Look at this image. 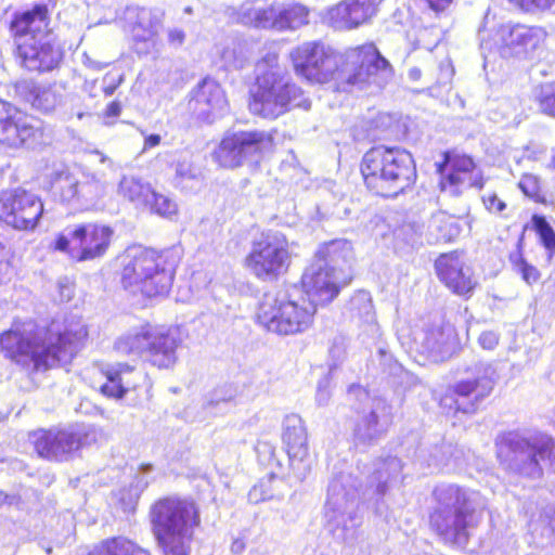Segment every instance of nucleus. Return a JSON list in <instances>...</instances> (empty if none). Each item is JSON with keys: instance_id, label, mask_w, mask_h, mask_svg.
<instances>
[{"instance_id": "1", "label": "nucleus", "mask_w": 555, "mask_h": 555, "mask_svg": "<svg viewBox=\"0 0 555 555\" xmlns=\"http://www.w3.org/2000/svg\"><path fill=\"white\" fill-rule=\"evenodd\" d=\"M289 55L298 76L315 83L334 80L343 90L347 86L382 88L393 74L390 63L373 43L338 53L321 41H307L294 48Z\"/></svg>"}, {"instance_id": "2", "label": "nucleus", "mask_w": 555, "mask_h": 555, "mask_svg": "<svg viewBox=\"0 0 555 555\" xmlns=\"http://www.w3.org/2000/svg\"><path fill=\"white\" fill-rule=\"evenodd\" d=\"M87 336L86 326L79 322L62 327L53 321L48 327H39L30 319H16L0 334V348L24 369L44 372L69 363Z\"/></svg>"}, {"instance_id": "3", "label": "nucleus", "mask_w": 555, "mask_h": 555, "mask_svg": "<svg viewBox=\"0 0 555 555\" xmlns=\"http://www.w3.org/2000/svg\"><path fill=\"white\" fill-rule=\"evenodd\" d=\"M436 506L429 516L430 528L448 545L465 547L470 530L476 527L475 516L486 507L480 492L455 483H442L433 492Z\"/></svg>"}, {"instance_id": "4", "label": "nucleus", "mask_w": 555, "mask_h": 555, "mask_svg": "<svg viewBox=\"0 0 555 555\" xmlns=\"http://www.w3.org/2000/svg\"><path fill=\"white\" fill-rule=\"evenodd\" d=\"M311 101L301 88L289 81L279 64V54L268 51L256 64V85L249 108L264 118H276L294 107L309 109Z\"/></svg>"}, {"instance_id": "5", "label": "nucleus", "mask_w": 555, "mask_h": 555, "mask_svg": "<svg viewBox=\"0 0 555 555\" xmlns=\"http://www.w3.org/2000/svg\"><path fill=\"white\" fill-rule=\"evenodd\" d=\"M351 258V244L346 240L322 245L301 278L308 300L315 306L331 302L350 280Z\"/></svg>"}, {"instance_id": "6", "label": "nucleus", "mask_w": 555, "mask_h": 555, "mask_svg": "<svg viewBox=\"0 0 555 555\" xmlns=\"http://www.w3.org/2000/svg\"><path fill=\"white\" fill-rule=\"evenodd\" d=\"M177 266L178 259L170 251L130 247L124 258L121 284L132 294L165 296L171 288Z\"/></svg>"}, {"instance_id": "7", "label": "nucleus", "mask_w": 555, "mask_h": 555, "mask_svg": "<svg viewBox=\"0 0 555 555\" xmlns=\"http://www.w3.org/2000/svg\"><path fill=\"white\" fill-rule=\"evenodd\" d=\"M361 173L367 189L383 197L397 196L416 179L412 155L403 149L384 145L372 147L364 154Z\"/></svg>"}, {"instance_id": "8", "label": "nucleus", "mask_w": 555, "mask_h": 555, "mask_svg": "<svg viewBox=\"0 0 555 555\" xmlns=\"http://www.w3.org/2000/svg\"><path fill=\"white\" fill-rule=\"evenodd\" d=\"M495 447L503 468L520 476L539 478L555 465V440L543 433L507 431L498 436Z\"/></svg>"}, {"instance_id": "9", "label": "nucleus", "mask_w": 555, "mask_h": 555, "mask_svg": "<svg viewBox=\"0 0 555 555\" xmlns=\"http://www.w3.org/2000/svg\"><path fill=\"white\" fill-rule=\"evenodd\" d=\"M325 529L339 542L353 544L362 525L360 491L350 473L335 474L327 488L324 506Z\"/></svg>"}, {"instance_id": "10", "label": "nucleus", "mask_w": 555, "mask_h": 555, "mask_svg": "<svg viewBox=\"0 0 555 555\" xmlns=\"http://www.w3.org/2000/svg\"><path fill=\"white\" fill-rule=\"evenodd\" d=\"M181 343L178 327L146 324L118 337L114 349L120 356L139 358L157 369L168 370L178 360Z\"/></svg>"}, {"instance_id": "11", "label": "nucleus", "mask_w": 555, "mask_h": 555, "mask_svg": "<svg viewBox=\"0 0 555 555\" xmlns=\"http://www.w3.org/2000/svg\"><path fill=\"white\" fill-rule=\"evenodd\" d=\"M317 306L308 299H292L286 292L268 293L257 310V322L280 336L304 333L312 324Z\"/></svg>"}, {"instance_id": "12", "label": "nucleus", "mask_w": 555, "mask_h": 555, "mask_svg": "<svg viewBox=\"0 0 555 555\" xmlns=\"http://www.w3.org/2000/svg\"><path fill=\"white\" fill-rule=\"evenodd\" d=\"M466 377L454 383L441 398L442 408L474 413L488 398L499 380L496 363L488 360H475L464 367Z\"/></svg>"}, {"instance_id": "13", "label": "nucleus", "mask_w": 555, "mask_h": 555, "mask_svg": "<svg viewBox=\"0 0 555 555\" xmlns=\"http://www.w3.org/2000/svg\"><path fill=\"white\" fill-rule=\"evenodd\" d=\"M478 36L485 50L495 49L503 57H527L544 41L545 31L524 24H496L487 12Z\"/></svg>"}, {"instance_id": "14", "label": "nucleus", "mask_w": 555, "mask_h": 555, "mask_svg": "<svg viewBox=\"0 0 555 555\" xmlns=\"http://www.w3.org/2000/svg\"><path fill=\"white\" fill-rule=\"evenodd\" d=\"M46 184L53 196L76 209L94 206L105 194V183L96 175L83 173L79 179L63 164L48 171Z\"/></svg>"}, {"instance_id": "15", "label": "nucleus", "mask_w": 555, "mask_h": 555, "mask_svg": "<svg viewBox=\"0 0 555 555\" xmlns=\"http://www.w3.org/2000/svg\"><path fill=\"white\" fill-rule=\"evenodd\" d=\"M294 245L280 231L262 232L253 241L245 264L258 279L274 280L289 267Z\"/></svg>"}, {"instance_id": "16", "label": "nucleus", "mask_w": 555, "mask_h": 555, "mask_svg": "<svg viewBox=\"0 0 555 555\" xmlns=\"http://www.w3.org/2000/svg\"><path fill=\"white\" fill-rule=\"evenodd\" d=\"M51 142V129L42 120L0 100V143L13 149L37 150Z\"/></svg>"}, {"instance_id": "17", "label": "nucleus", "mask_w": 555, "mask_h": 555, "mask_svg": "<svg viewBox=\"0 0 555 555\" xmlns=\"http://www.w3.org/2000/svg\"><path fill=\"white\" fill-rule=\"evenodd\" d=\"M114 230L105 224L81 223L66 227L55 241L56 250L67 253L77 261L102 258L112 242Z\"/></svg>"}, {"instance_id": "18", "label": "nucleus", "mask_w": 555, "mask_h": 555, "mask_svg": "<svg viewBox=\"0 0 555 555\" xmlns=\"http://www.w3.org/2000/svg\"><path fill=\"white\" fill-rule=\"evenodd\" d=\"M272 150L273 138L269 132L233 131L224 134L214 156L220 166L236 168L244 164H258Z\"/></svg>"}, {"instance_id": "19", "label": "nucleus", "mask_w": 555, "mask_h": 555, "mask_svg": "<svg viewBox=\"0 0 555 555\" xmlns=\"http://www.w3.org/2000/svg\"><path fill=\"white\" fill-rule=\"evenodd\" d=\"M349 396L359 401L354 409L358 413L353 436L357 443L377 442L388 430L392 421L391 406L379 397H370L366 389L350 386Z\"/></svg>"}, {"instance_id": "20", "label": "nucleus", "mask_w": 555, "mask_h": 555, "mask_svg": "<svg viewBox=\"0 0 555 555\" xmlns=\"http://www.w3.org/2000/svg\"><path fill=\"white\" fill-rule=\"evenodd\" d=\"M41 198L25 189L15 188L0 193V221L16 230H34L43 214Z\"/></svg>"}, {"instance_id": "21", "label": "nucleus", "mask_w": 555, "mask_h": 555, "mask_svg": "<svg viewBox=\"0 0 555 555\" xmlns=\"http://www.w3.org/2000/svg\"><path fill=\"white\" fill-rule=\"evenodd\" d=\"M151 520L155 537L188 534L197 525L198 516L193 502L166 498L156 502L151 509Z\"/></svg>"}, {"instance_id": "22", "label": "nucleus", "mask_w": 555, "mask_h": 555, "mask_svg": "<svg viewBox=\"0 0 555 555\" xmlns=\"http://www.w3.org/2000/svg\"><path fill=\"white\" fill-rule=\"evenodd\" d=\"M402 468L403 464L397 456L388 455L373 462L366 477L367 483L362 490V499L376 515L383 516L387 509L384 496L388 490L403 481Z\"/></svg>"}, {"instance_id": "23", "label": "nucleus", "mask_w": 555, "mask_h": 555, "mask_svg": "<svg viewBox=\"0 0 555 555\" xmlns=\"http://www.w3.org/2000/svg\"><path fill=\"white\" fill-rule=\"evenodd\" d=\"M94 431L85 427L76 430L40 429L31 435L35 449L39 456L66 461L81 447L94 440Z\"/></svg>"}, {"instance_id": "24", "label": "nucleus", "mask_w": 555, "mask_h": 555, "mask_svg": "<svg viewBox=\"0 0 555 555\" xmlns=\"http://www.w3.org/2000/svg\"><path fill=\"white\" fill-rule=\"evenodd\" d=\"M440 189L451 196H459L469 188L482 189L483 177L473 158L467 155H444V162L438 166Z\"/></svg>"}, {"instance_id": "25", "label": "nucleus", "mask_w": 555, "mask_h": 555, "mask_svg": "<svg viewBox=\"0 0 555 555\" xmlns=\"http://www.w3.org/2000/svg\"><path fill=\"white\" fill-rule=\"evenodd\" d=\"M282 441L286 449L289 467L296 480L302 481L309 474L308 434L298 414H288L282 423Z\"/></svg>"}, {"instance_id": "26", "label": "nucleus", "mask_w": 555, "mask_h": 555, "mask_svg": "<svg viewBox=\"0 0 555 555\" xmlns=\"http://www.w3.org/2000/svg\"><path fill=\"white\" fill-rule=\"evenodd\" d=\"M227 108L225 93L215 79L204 78L190 92L188 111L198 122L212 124Z\"/></svg>"}, {"instance_id": "27", "label": "nucleus", "mask_w": 555, "mask_h": 555, "mask_svg": "<svg viewBox=\"0 0 555 555\" xmlns=\"http://www.w3.org/2000/svg\"><path fill=\"white\" fill-rule=\"evenodd\" d=\"M456 345V334L450 323L439 321L413 333L415 351L427 354L434 361H444L453 353Z\"/></svg>"}, {"instance_id": "28", "label": "nucleus", "mask_w": 555, "mask_h": 555, "mask_svg": "<svg viewBox=\"0 0 555 555\" xmlns=\"http://www.w3.org/2000/svg\"><path fill=\"white\" fill-rule=\"evenodd\" d=\"M15 48L20 64L30 72H52L60 66L64 56L62 48L56 43L55 36L23 42Z\"/></svg>"}, {"instance_id": "29", "label": "nucleus", "mask_w": 555, "mask_h": 555, "mask_svg": "<svg viewBox=\"0 0 555 555\" xmlns=\"http://www.w3.org/2000/svg\"><path fill=\"white\" fill-rule=\"evenodd\" d=\"M50 13L44 3L35 4L31 9L15 12L10 23L15 47L23 42L39 40L40 38L54 36L49 27Z\"/></svg>"}, {"instance_id": "30", "label": "nucleus", "mask_w": 555, "mask_h": 555, "mask_svg": "<svg viewBox=\"0 0 555 555\" xmlns=\"http://www.w3.org/2000/svg\"><path fill=\"white\" fill-rule=\"evenodd\" d=\"M383 0H341L328 9L326 21L336 30H351L367 23Z\"/></svg>"}, {"instance_id": "31", "label": "nucleus", "mask_w": 555, "mask_h": 555, "mask_svg": "<svg viewBox=\"0 0 555 555\" xmlns=\"http://www.w3.org/2000/svg\"><path fill=\"white\" fill-rule=\"evenodd\" d=\"M435 268L439 280L454 294L472 296L477 282L473 279L470 269L465 267L459 253L441 255L436 260Z\"/></svg>"}, {"instance_id": "32", "label": "nucleus", "mask_w": 555, "mask_h": 555, "mask_svg": "<svg viewBox=\"0 0 555 555\" xmlns=\"http://www.w3.org/2000/svg\"><path fill=\"white\" fill-rule=\"evenodd\" d=\"M100 372L105 378L100 385V392L113 399H122L142 379V373L135 366L122 362L102 364Z\"/></svg>"}, {"instance_id": "33", "label": "nucleus", "mask_w": 555, "mask_h": 555, "mask_svg": "<svg viewBox=\"0 0 555 555\" xmlns=\"http://www.w3.org/2000/svg\"><path fill=\"white\" fill-rule=\"evenodd\" d=\"M126 15L131 24L132 38L137 42L135 52L146 54L154 46L157 17L146 8H128Z\"/></svg>"}, {"instance_id": "34", "label": "nucleus", "mask_w": 555, "mask_h": 555, "mask_svg": "<svg viewBox=\"0 0 555 555\" xmlns=\"http://www.w3.org/2000/svg\"><path fill=\"white\" fill-rule=\"evenodd\" d=\"M20 94L34 108L43 113L52 112L61 103V94L52 86L22 82L17 86Z\"/></svg>"}, {"instance_id": "35", "label": "nucleus", "mask_w": 555, "mask_h": 555, "mask_svg": "<svg viewBox=\"0 0 555 555\" xmlns=\"http://www.w3.org/2000/svg\"><path fill=\"white\" fill-rule=\"evenodd\" d=\"M289 491V482L284 473L271 470L261 478L248 492V501L253 504L273 499H282Z\"/></svg>"}, {"instance_id": "36", "label": "nucleus", "mask_w": 555, "mask_h": 555, "mask_svg": "<svg viewBox=\"0 0 555 555\" xmlns=\"http://www.w3.org/2000/svg\"><path fill=\"white\" fill-rule=\"evenodd\" d=\"M241 21L244 25L261 29L278 30V5L267 8L244 7L241 12Z\"/></svg>"}, {"instance_id": "37", "label": "nucleus", "mask_w": 555, "mask_h": 555, "mask_svg": "<svg viewBox=\"0 0 555 555\" xmlns=\"http://www.w3.org/2000/svg\"><path fill=\"white\" fill-rule=\"evenodd\" d=\"M350 311L352 318L358 319L366 326V331L371 334L377 333V323L375 318L372 297L366 291L357 292L350 300Z\"/></svg>"}, {"instance_id": "38", "label": "nucleus", "mask_w": 555, "mask_h": 555, "mask_svg": "<svg viewBox=\"0 0 555 555\" xmlns=\"http://www.w3.org/2000/svg\"><path fill=\"white\" fill-rule=\"evenodd\" d=\"M152 188L134 176H125L119 182L118 193L133 203L137 207H144L151 197Z\"/></svg>"}, {"instance_id": "39", "label": "nucleus", "mask_w": 555, "mask_h": 555, "mask_svg": "<svg viewBox=\"0 0 555 555\" xmlns=\"http://www.w3.org/2000/svg\"><path fill=\"white\" fill-rule=\"evenodd\" d=\"M278 13L279 31L295 30L309 23V10L299 3L278 5Z\"/></svg>"}, {"instance_id": "40", "label": "nucleus", "mask_w": 555, "mask_h": 555, "mask_svg": "<svg viewBox=\"0 0 555 555\" xmlns=\"http://www.w3.org/2000/svg\"><path fill=\"white\" fill-rule=\"evenodd\" d=\"M236 395L233 385L220 386L207 396L204 406L212 415L224 414L232 408Z\"/></svg>"}, {"instance_id": "41", "label": "nucleus", "mask_w": 555, "mask_h": 555, "mask_svg": "<svg viewBox=\"0 0 555 555\" xmlns=\"http://www.w3.org/2000/svg\"><path fill=\"white\" fill-rule=\"evenodd\" d=\"M91 555H150V553L125 538H113L104 541Z\"/></svg>"}, {"instance_id": "42", "label": "nucleus", "mask_w": 555, "mask_h": 555, "mask_svg": "<svg viewBox=\"0 0 555 555\" xmlns=\"http://www.w3.org/2000/svg\"><path fill=\"white\" fill-rule=\"evenodd\" d=\"M451 444L441 442V444H434L430 448H421L416 453L417 461L427 466L429 469L439 468L446 465L451 455Z\"/></svg>"}, {"instance_id": "43", "label": "nucleus", "mask_w": 555, "mask_h": 555, "mask_svg": "<svg viewBox=\"0 0 555 555\" xmlns=\"http://www.w3.org/2000/svg\"><path fill=\"white\" fill-rule=\"evenodd\" d=\"M255 451L260 465L278 473H284L282 460L276 454V448L271 442L258 440Z\"/></svg>"}, {"instance_id": "44", "label": "nucleus", "mask_w": 555, "mask_h": 555, "mask_svg": "<svg viewBox=\"0 0 555 555\" xmlns=\"http://www.w3.org/2000/svg\"><path fill=\"white\" fill-rule=\"evenodd\" d=\"M532 228L539 235L541 244L548 251L550 257L555 254V231L544 216L533 215Z\"/></svg>"}, {"instance_id": "45", "label": "nucleus", "mask_w": 555, "mask_h": 555, "mask_svg": "<svg viewBox=\"0 0 555 555\" xmlns=\"http://www.w3.org/2000/svg\"><path fill=\"white\" fill-rule=\"evenodd\" d=\"M144 207L166 218H171L178 211L177 204L170 197L156 193L155 191H152L151 197Z\"/></svg>"}, {"instance_id": "46", "label": "nucleus", "mask_w": 555, "mask_h": 555, "mask_svg": "<svg viewBox=\"0 0 555 555\" xmlns=\"http://www.w3.org/2000/svg\"><path fill=\"white\" fill-rule=\"evenodd\" d=\"M518 186L526 196L530 197L534 202L542 204L546 203V197L541 189L539 177L526 173L520 178Z\"/></svg>"}, {"instance_id": "47", "label": "nucleus", "mask_w": 555, "mask_h": 555, "mask_svg": "<svg viewBox=\"0 0 555 555\" xmlns=\"http://www.w3.org/2000/svg\"><path fill=\"white\" fill-rule=\"evenodd\" d=\"M188 534H169L157 537V541L164 550L165 555H188L185 538Z\"/></svg>"}, {"instance_id": "48", "label": "nucleus", "mask_w": 555, "mask_h": 555, "mask_svg": "<svg viewBox=\"0 0 555 555\" xmlns=\"http://www.w3.org/2000/svg\"><path fill=\"white\" fill-rule=\"evenodd\" d=\"M540 111L555 118V82L541 86L537 96Z\"/></svg>"}, {"instance_id": "49", "label": "nucleus", "mask_w": 555, "mask_h": 555, "mask_svg": "<svg viewBox=\"0 0 555 555\" xmlns=\"http://www.w3.org/2000/svg\"><path fill=\"white\" fill-rule=\"evenodd\" d=\"M201 172L199 170L193 166V164L188 159H182L177 163L176 166V181L178 184H181L185 181L191 180H199Z\"/></svg>"}, {"instance_id": "50", "label": "nucleus", "mask_w": 555, "mask_h": 555, "mask_svg": "<svg viewBox=\"0 0 555 555\" xmlns=\"http://www.w3.org/2000/svg\"><path fill=\"white\" fill-rule=\"evenodd\" d=\"M515 267L517 272L521 275V279L528 284L532 285L533 283L538 282L540 279V272L539 270L528 263L525 259L519 258L515 262Z\"/></svg>"}, {"instance_id": "51", "label": "nucleus", "mask_w": 555, "mask_h": 555, "mask_svg": "<svg viewBox=\"0 0 555 555\" xmlns=\"http://www.w3.org/2000/svg\"><path fill=\"white\" fill-rule=\"evenodd\" d=\"M13 275V268L9 260V250L0 243V285L8 283Z\"/></svg>"}, {"instance_id": "52", "label": "nucleus", "mask_w": 555, "mask_h": 555, "mask_svg": "<svg viewBox=\"0 0 555 555\" xmlns=\"http://www.w3.org/2000/svg\"><path fill=\"white\" fill-rule=\"evenodd\" d=\"M482 203L486 209L491 214H501L506 209L504 201L498 197L495 193H487L482 196Z\"/></svg>"}, {"instance_id": "53", "label": "nucleus", "mask_w": 555, "mask_h": 555, "mask_svg": "<svg viewBox=\"0 0 555 555\" xmlns=\"http://www.w3.org/2000/svg\"><path fill=\"white\" fill-rule=\"evenodd\" d=\"M331 382L327 376L322 377L318 383L315 400L319 405H326L331 398Z\"/></svg>"}, {"instance_id": "54", "label": "nucleus", "mask_w": 555, "mask_h": 555, "mask_svg": "<svg viewBox=\"0 0 555 555\" xmlns=\"http://www.w3.org/2000/svg\"><path fill=\"white\" fill-rule=\"evenodd\" d=\"M500 335L494 331H483L478 337V345L483 350H494L499 345Z\"/></svg>"}, {"instance_id": "55", "label": "nucleus", "mask_w": 555, "mask_h": 555, "mask_svg": "<svg viewBox=\"0 0 555 555\" xmlns=\"http://www.w3.org/2000/svg\"><path fill=\"white\" fill-rule=\"evenodd\" d=\"M121 103L119 101H112L107 104L104 111L105 125L114 124V119L121 113Z\"/></svg>"}, {"instance_id": "56", "label": "nucleus", "mask_w": 555, "mask_h": 555, "mask_svg": "<svg viewBox=\"0 0 555 555\" xmlns=\"http://www.w3.org/2000/svg\"><path fill=\"white\" fill-rule=\"evenodd\" d=\"M82 64L91 70L100 72V70H103L104 68H106L111 64V62L96 61V60L92 59L89 54L83 53L82 54Z\"/></svg>"}, {"instance_id": "57", "label": "nucleus", "mask_w": 555, "mask_h": 555, "mask_svg": "<svg viewBox=\"0 0 555 555\" xmlns=\"http://www.w3.org/2000/svg\"><path fill=\"white\" fill-rule=\"evenodd\" d=\"M185 40V33L180 28H171L168 30V42L173 47H180Z\"/></svg>"}, {"instance_id": "58", "label": "nucleus", "mask_w": 555, "mask_h": 555, "mask_svg": "<svg viewBox=\"0 0 555 555\" xmlns=\"http://www.w3.org/2000/svg\"><path fill=\"white\" fill-rule=\"evenodd\" d=\"M152 470H153V466L152 465H150V464L141 465L140 472H141L142 476L138 477V481H137V486L138 487H142V488L147 487L149 480L144 479V475L149 474Z\"/></svg>"}, {"instance_id": "59", "label": "nucleus", "mask_w": 555, "mask_h": 555, "mask_svg": "<svg viewBox=\"0 0 555 555\" xmlns=\"http://www.w3.org/2000/svg\"><path fill=\"white\" fill-rule=\"evenodd\" d=\"M431 10L434 11H443L452 0H425Z\"/></svg>"}, {"instance_id": "60", "label": "nucleus", "mask_w": 555, "mask_h": 555, "mask_svg": "<svg viewBox=\"0 0 555 555\" xmlns=\"http://www.w3.org/2000/svg\"><path fill=\"white\" fill-rule=\"evenodd\" d=\"M246 547L245 541L241 538L235 539L231 544V552L233 554H242Z\"/></svg>"}, {"instance_id": "61", "label": "nucleus", "mask_w": 555, "mask_h": 555, "mask_svg": "<svg viewBox=\"0 0 555 555\" xmlns=\"http://www.w3.org/2000/svg\"><path fill=\"white\" fill-rule=\"evenodd\" d=\"M160 135L159 134H156V133H153V134H150L145 138L144 140V147H155L157 146L159 143H160Z\"/></svg>"}, {"instance_id": "62", "label": "nucleus", "mask_w": 555, "mask_h": 555, "mask_svg": "<svg viewBox=\"0 0 555 555\" xmlns=\"http://www.w3.org/2000/svg\"><path fill=\"white\" fill-rule=\"evenodd\" d=\"M59 286H60L62 298L66 299V300H69L72 298V296H73V288H72V286L68 283L63 284L62 281L59 282Z\"/></svg>"}, {"instance_id": "63", "label": "nucleus", "mask_w": 555, "mask_h": 555, "mask_svg": "<svg viewBox=\"0 0 555 555\" xmlns=\"http://www.w3.org/2000/svg\"><path fill=\"white\" fill-rule=\"evenodd\" d=\"M20 503L21 498L16 494H7V496H4V505L18 506Z\"/></svg>"}, {"instance_id": "64", "label": "nucleus", "mask_w": 555, "mask_h": 555, "mask_svg": "<svg viewBox=\"0 0 555 555\" xmlns=\"http://www.w3.org/2000/svg\"><path fill=\"white\" fill-rule=\"evenodd\" d=\"M422 77V72L418 67H412L408 72V78L411 81H418Z\"/></svg>"}]
</instances>
